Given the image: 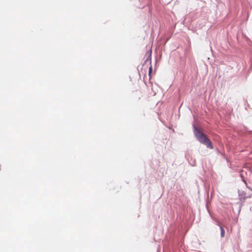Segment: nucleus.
Segmentation results:
<instances>
[{"label":"nucleus","instance_id":"f257e3e1","mask_svg":"<svg viewBox=\"0 0 252 252\" xmlns=\"http://www.w3.org/2000/svg\"><path fill=\"white\" fill-rule=\"evenodd\" d=\"M194 134L197 140L201 143L205 145L207 148L213 149V147L210 140L207 137L206 135L196 127L194 130Z\"/></svg>","mask_w":252,"mask_h":252},{"label":"nucleus","instance_id":"f03ea898","mask_svg":"<svg viewBox=\"0 0 252 252\" xmlns=\"http://www.w3.org/2000/svg\"><path fill=\"white\" fill-rule=\"evenodd\" d=\"M220 230H221V234H220L221 237H223L224 236L225 231H224V229L223 228V227L221 226L220 227Z\"/></svg>","mask_w":252,"mask_h":252},{"label":"nucleus","instance_id":"7ed1b4c3","mask_svg":"<svg viewBox=\"0 0 252 252\" xmlns=\"http://www.w3.org/2000/svg\"><path fill=\"white\" fill-rule=\"evenodd\" d=\"M152 66H151L150 67H149V75L150 76V78H151V73H152Z\"/></svg>","mask_w":252,"mask_h":252}]
</instances>
